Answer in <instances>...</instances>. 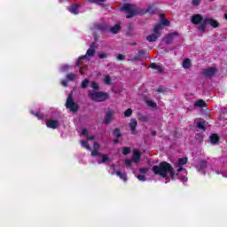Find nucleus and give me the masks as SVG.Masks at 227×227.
Returning <instances> with one entry per match:
<instances>
[{
  "instance_id": "f257e3e1",
  "label": "nucleus",
  "mask_w": 227,
  "mask_h": 227,
  "mask_svg": "<svg viewBox=\"0 0 227 227\" xmlns=\"http://www.w3.org/2000/svg\"><path fill=\"white\" fill-rule=\"evenodd\" d=\"M185 164H187V158H180L175 164V168H173L169 163L162 161L159 166L153 167V172L154 175H159L160 176H162V178H166L165 184L169 182V179L168 180V176L174 180L175 175L178 176V180L185 183L187 182V169L184 168Z\"/></svg>"
},
{
  "instance_id": "f03ea898",
  "label": "nucleus",
  "mask_w": 227,
  "mask_h": 227,
  "mask_svg": "<svg viewBox=\"0 0 227 227\" xmlns=\"http://www.w3.org/2000/svg\"><path fill=\"white\" fill-rule=\"evenodd\" d=\"M92 56H95V43H92L86 54L80 57L76 62V67H79L81 75H84V70H88V67H82V61H86L88 58H92Z\"/></svg>"
},
{
  "instance_id": "7ed1b4c3",
  "label": "nucleus",
  "mask_w": 227,
  "mask_h": 227,
  "mask_svg": "<svg viewBox=\"0 0 227 227\" xmlns=\"http://www.w3.org/2000/svg\"><path fill=\"white\" fill-rule=\"evenodd\" d=\"M88 97L94 102H106L109 98V93L90 90L88 91Z\"/></svg>"
},
{
  "instance_id": "20e7f679",
  "label": "nucleus",
  "mask_w": 227,
  "mask_h": 227,
  "mask_svg": "<svg viewBox=\"0 0 227 227\" xmlns=\"http://www.w3.org/2000/svg\"><path fill=\"white\" fill-rule=\"evenodd\" d=\"M196 169L201 175H207V173H210V171H214V168L207 160H202L196 165Z\"/></svg>"
},
{
  "instance_id": "39448f33",
  "label": "nucleus",
  "mask_w": 227,
  "mask_h": 227,
  "mask_svg": "<svg viewBox=\"0 0 227 227\" xmlns=\"http://www.w3.org/2000/svg\"><path fill=\"white\" fill-rule=\"evenodd\" d=\"M121 12H127V19H132L134 15H137V7L136 5H132L130 4H125L121 8Z\"/></svg>"
},
{
  "instance_id": "423d86ee",
  "label": "nucleus",
  "mask_w": 227,
  "mask_h": 227,
  "mask_svg": "<svg viewBox=\"0 0 227 227\" xmlns=\"http://www.w3.org/2000/svg\"><path fill=\"white\" fill-rule=\"evenodd\" d=\"M212 26L213 27H217L219 23L215 21V20H212L210 18H206L201 25L199 26V31L205 33V29H207V26Z\"/></svg>"
},
{
  "instance_id": "0eeeda50",
  "label": "nucleus",
  "mask_w": 227,
  "mask_h": 227,
  "mask_svg": "<svg viewBox=\"0 0 227 227\" xmlns=\"http://www.w3.org/2000/svg\"><path fill=\"white\" fill-rule=\"evenodd\" d=\"M66 107L67 109H69L72 113H77V111L79 110V105L74 102V99L72 98V93L68 94L66 102Z\"/></svg>"
},
{
  "instance_id": "6e6552de",
  "label": "nucleus",
  "mask_w": 227,
  "mask_h": 227,
  "mask_svg": "<svg viewBox=\"0 0 227 227\" xmlns=\"http://www.w3.org/2000/svg\"><path fill=\"white\" fill-rule=\"evenodd\" d=\"M218 71L219 69L217 67H212L209 68L202 69L201 74L202 75H204V77H207V79H212V77H214V75H215Z\"/></svg>"
},
{
  "instance_id": "1a4fd4ad",
  "label": "nucleus",
  "mask_w": 227,
  "mask_h": 227,
  "mask_svg": "<svg viewBox=\"0 0 227 227\" xmlns=\"http://www.w3.org/2000/svg\"><path fill=\"white\" fill-rule=\"evenodd\" d=\"M59 125H60V123L58 120L48 119L46 121V127H48V129H58V127H59Z\"/></svg>"
},
{
  "instance_id": "9d476101",
  "label": "nucleus",
  "mask_w": 227,
  "mask_h": 227,
  "mask_svg": "<svg viewBox=\"0 0 227 227\" xmlns=\"http://www.w3.org/2000/svg\"><path fill=\"white\" fill-rule=\"evenodd\" d=\"M94 31H100L101 33H106L109 31V27L106 24H96L93 27Z\"/></svg>"
},
{
  "instance_id": "9b49d317",
  "label": "nucleus",
  "mask_w": 227,
  "mask_h": 227,
  "mask_svg": "<svg viewBox=\"0 0 227 227\" xmlns=\"http://www.w3.org/2000/svg\"><path fill=\"white\" fill-rule=\"evenodd\" d=\"M68 11L70 12V13H73V15H79V13H81V5L77 4H73L68 8Z\"/></svg>"
},
{
  "instance_id": "f8f14e48",
  "label": "nucleus",
  "mask_w": 227,
  "mask_h": 227,
  "mask_svg": "<svg viewBox=\"0 0 227 227\" xmlns=\"http://www.w3.org/2000/svg\"><path fill=\"white\" fill-rule=\"evenodd\" d=\"M202 21H203V16L201 14H194L192 17V24L198 25Z\"/></svg>"
},
{
  "instance_id": "ddd939ff",
  "label": "nucleus",
  "mask_w": 227,
  "mask_h": 227,
  "mask_svg": "<svg viewBox=\"0 0 227 227\" xmlns=\"http://www.w3.org/2000/svg\"><path fill=\"white\" fill-rule=\"evenodd\" d=\"M31 114L33 116H35L38 120H43L45 118V115L43 114L40 113V108H37L36 110H30Z\"/></svg>"
},
{
  "instance_id": "4468645a",
  "label": "nucleus",
  "mask_w": 227,
  "mask_h": 227,
  "mask_svg": "<svg viewBox=\"0 0 227 227\" xmlns=\"http://www.w3.org/2000/svg\"><path fill=\"white\" fill-rule=\"evenodd\" d=\"M112 120H113V111L109 110L105 115V119H104L105 125H109Z\"/></svg>"
},
{
  "instance_id": "2eb2a0df",
  "label": "nucleus",
  "mask_w": 227,
  "mask_h": 227,
  "mask_svg": "<svg viewBox=\"0 0 227 227\" xmlns=\"http://www.w3.org/2000/svg\"><path fill=\"white\" fill-rule=\"evenodd\" d=\"M132 160H134L136 163L141 160V153H139V150L135 149L133 151Z\"/></svg>"
},
{
  "instance_id": "dca6fc26",
  "label": "nucleus",
  "mask_w": 227,
  "mask_h": 227,
  "mask_svg": "<svg viewBox=\"0 0 227 227\" xmlns=\"http://www.w3.org/2000/svg\"><path fill=\"white\" fill-rule=\"evenodd\" d=\"M160 36V34L159 32H154L153 34L147 35L146 40L147 42H155Z\"/></svg>"
},
{
  "instance_id": "f3484780",
  "label": "nucleus",
  "mask_w": 227,
  "mask_h": 227,
  "mask_svg": "<svg viewBox=\"0 0 227 227\" xmlns=\"http://www.w3.org/2000/svg\"><path fill=\"white\" fill-rule=\"evenodd\" d=\"M137 127V121L136 119H131L129 122V129L132 134L136 133V128Z\"/></svg>"
},
{
  "instance_id": "a211bd4d",
  "label": "nucleus",
  "mask_w": 227,
  "mask_h": 227,
  "mask_svg": "<svg viewBox=\"0 0 227 227\" xmlns=\"http://www.w3.org/2000/svg\"><path fill=\"white\" fill-rule=\"evenodd\" d=\"M116 175L117 176H119V178L121 180H123V182H127V173L125 172H121V171H116V172H113L112 175Z\"/></svg>"
},
{
  "instance_id": "6ab92c4d",
  "label": "nucleus",
  "mask_w": 227,
  "mask_h": 227,
  "mask_svg": "<svg viewBox=\"0 0 227 227\" xmlns=\"http://www.w3.org/2000/svg\"><path fill=\"white\" fill-rule=\"evenodd\" d=\"M196 124H197V128L200 130H205V121L202 119H197L195 121Z\"/></svg>"
},
{
  "instance_id": "aec40b11",
  "label": "nucleus",
  "mask_w": 227,
  "mask_h": 227,
  "mask_svg": "<svg viewBox=\"0 0 227 227\" xmlns=\"http://www.w3.org/2000/svg\"><path fill=\"white\" fill-rule=\"evenodd\" d=\"M209 141L211 145H216L217 143H219V136L217 134H212L209 137Z\"/></svg>"
},
{
  "instance_id": "412c9836",
  "label": "nucleus",
  "mask_w": 227,
  "mask_h": 227,
  "mask_svg": "<svg viewBox=\"0 0 227 227\" xmlns=\"http://www.w3.org/2000/svg\"><path fill=\"white\" fill-rule=\"evenodd\" d=\"M149 67L153 68V70H157L159 72V74H162V67H160L155 63L150 64Z\"/></svg>"
},
{
  "instance_id": "4be33fe9",
  "label": "nucleus",
  "mask_w": 227,
  "mask_h": 227,
  "mask_svg": "<svg viewBox=\"0 0 227 227\" xmlns=\"http://www.w3.org/2000/svg\"><path fill=\"white\" fill-rule=\"evenodd\" d=\"M205 106H207V103L203 99H199L194 103L195 107H205Z\"/></svg>"
},
{
  "instance_id": "5701e85b",
  "label": "nucleus",
  "mask_w": 227,
  "mask_h": 227,
  "mask_svg": "<svg viewBox=\"0 0 227 227\" xmlns=\"http://www.w3.org/2000/svg\"><path fill=\"white\" fill-rule=\"evenodd\" d=\"M175 35H177V34L174 33V34H169L168 35H167L165 43H167V44L171 43V42H173V38H174Z\"/></svg>"
},
{
  "instance_id": "b1692460",
  "label": "nucleus",
  "mask_w": 227,
  "mask_h": 227,
  "mask_svg": "<svg viewBox=\"0 0 227 227\" xmlns=\"http://www.w3.org/2000/svg\"><path fill=\"white\" fill-rule=\"evenodd\" d=\"M89 84H90V79L85 78V79L82 82V83H81V88H82V90H86V88H88Z\"/></svg>"
},
{
  "instance_id": "393cba45",
  "label": "nucleus",
  "mask_w": 227,
  "mask_h": 227,
  "mask_svg": "<svg viewBox=\"0 0 227 227\" xmlns=\"http://www.w3.org/2000/svg\"><path fill=\"white\" fill-rule=\"evenodd\" d=\"M120 24H116L114 27L110 28V31L113 33V35H116L120 31Z\"/></svg>"
},
{
  "instance_id": "a878e982",
  "label": "nucleus",
  "mask_w": 227,
  "mask_h": 227,
  "mask_svg": "<svg viewBox=\"0 0 227 227\" xmlns=\"http://www.w3.org/2000/svg\"><path fill=\"white\" fill-rule=\"evenodd\" d=\"M80 143L83 148H85L86 150H89V152H91V147H90V145H88L87 141L81 140Z\"/></svg>"
},
{
  "instance_id": "bb28decb",
  "label": "nucleus",
  "mask_w": 227,
  "mask_h": 227,
  "mask_svg": "<svg viewBox=\"0 0 227 227\" xmlns=\"http://www.w3.org/2000/svg\"><path fill=\"white\" fill-rule=\"evenodd\" d=\"M183 67L184 68H191V59H186L183 61Z\"/></svg>"
},
{
  "instance_id": "cd10ccee",
  "label": "nucleus",
  "mask_w": 227,
  "mask_h": 227,
  "mask_svg": "<svg viewBox=\"0 0 227 227\" xmlns=\"http://www.w3.org/2000/svg\"><path fill=\"white\" fill-rule=\"evenodd\" d=\"M77 78V74H67V81H75V79Z\"/></svg>"
},
{
  "instance_id": "c85d7f7f",
  "label": "nucleus",
  "mask_w": 227,
  "mask_h": 227,
  "mask_svg": "<svg viewBox=\"0 0 227 227\" xmlns=\"http://www.w3.org/2000/svg\"><path fill=\"white\" fill-rule=\"evenodd\" d=\"M107 160H109V157L107 156V154H103L102 160L98 161V164H102V163L107 162Z\"/></svg>"
},
{
  "instance_id": "c756f323",
  "label": "nucleus",
  "mask_w": 227,
  "mask_h": 227,
  "mask_svg": "<svg viewBox=\"0 0 227 227\" xmlns=\"http://www.w3.org/2000/svg\"><path fill=\"white\" fill-rule=\"evenodd\" d=\"M160 29H162V24L159 23V24L155 25L153 31H154V33H159V31H160Z\"/></svg>"
},
{
  "instance_id": "7c9ffc66",
  "label": "nucleus",
  "mask_w": 227,
  "mask_h": 227,
  "mask_svg": "<svg viewBox=\"0 0 227 227\" xmlns=\"http://www.w3.org/2000/svg\"><path fill=\"white\" fill-rule=\"evenodd\" d=\"M124 116L126 118H130L132 116V109L129 108L124 112Z\"/></svg>"
},
{
  "instance_id": "2f4dec72",
  "label": "nucleus",
  "mask_w": 227,
  "mask_h": 227,
  "mask_svg": "<svg viewBox=\"0 0 227 227\" xmlns=\"http://www.w3.org/2000/svg\"><path fill=\"white\" fill-rule=\"evenodd\" d=\"M147 106H149V107H153L155 108L157 107V103L152 101V100H147L146 101Z\"/></svg>"
},
{
  "instance_id": "473e14b6",
  "label": "nucleus",
  "mask_w": 227,
  "mask_h": 227,
  "mask_svg": "<svg viewBox=\"0 0 227 227\" xmlns=\"http://www.w3.org/2000/svg\"><path fill=\"white\" fill-rule=\"evenodd\" d=\"M90 88H92L93 90H99L98 83H97V82H91Z\"/></svg>"
},
{
  "instance_id": "72a5a7b5",
  "label": "nucleus",
  "mask_w": 227,
  "mask_h": 227,
  "mask_svg": "<svg viewBox=\"0 0 227 227\" xmlns=\"http://www.w3.org/2000/svg\"><path fill=\"white\" fill-rule=\"evenodd\" d=\"M114 136H115V137H121V133L120 132V129H114Z\"/></svg>"
},
{
  "instance_id": "f704fd0d",
  "label": "nucleus",
  "mask_w": 227,
  "mask_h": 227,
  "mask_svg": "<svg viewBox=\"0 0 227 227\" xmlns=\"http://www.w3.org/2000/svg\"><path fill=\"white\" fill-rule=\"evenodd\" d=\"M138 120H140V121L146 122V121H148V116L147 115H139Z\"/></svg>"
},
{
  "instance_id": "c9c22d12",
  "label": "nucleus",
  "mask_w": 227,
  "mask_h": 227,
  "mask_svg": "<svg viewBox=\"0 0 227 227\" xmlns=\"http://www.w3.org/2000/svg\"><path fill=\"white\" fill-rule=\"evenodd\" d=\"M89 2L96 4H102V3H106V0H89Z\"/></svg>"
},
{
  "instance_id": "e433bc0d",
  "label": "nucleus",
  "mask_w": 227,
  "mask_h": 227,
  "mask_svg": "<svg viewBox=\"0 0 227 227\" xmlns=\"http://www.w3.org/2000/svg\"><path fill=\"white\" fill-rule=\"evenodd\" d=\"M215 173H216L217 175H220V173H222L223 176H225V178H227V174L224 173V172H223V168H220V169L217 168V169H215Z\"/></svg>"
},
{
  "instance_id": "4c0bfd02",
  "label": "nucleus",
  "mask_w": 227,
  "mask_h": 227,
  "mask_svg": "<svg viewBox=\"0 0 227 227\" xmlns=\"http://www.w3.org/2000/svg\"><path fill=\"white\" fill-rule=\"evenodd\" d=\"M104 82L105 84H111V76L109 75L105 76Z\"/></svg>"
},
{
  "instance_id": "58836bf2",
  "label": "nucleus",
  "mask_w": 227,
  "mask_h": 227,
  "mask_svg": "<svg viewBox=\"0 0 227 227\" xmlns=\"http://www.w3.org/2000/svg\"><path fill=\"white\" fill-rule=\"evenodd\" d=\"M122 153H123L124 155H129V153H130V147H124V148L122 149Z\"/></svg>"
},
{
  "instance_id": "ea45409f",
  "label": "nucleus",
  "mask_w": 227,
  "mask_h": 227,
  "mask_svg": "<svg viewBox=\"0 0 227 227\" xmlns=\"http://www.w3.org/2000/svg\"><path fill=\"white\" fill-rule=\"evenodd\" d=\"M98 58H99V59H106V58H107V53H106V52H100V53L98 54Z\"/></svg>"
},
{
  "instance_id": "a19ab883",
  "label": "nucleus",
  "mask_w": 227,
  "mask_h": 227,
  "mask_svg": "<svg viewBox=\"0 0 227 227\" xmlns=\"http://www.w3.org/2000/svg\"><path fill=\"white\" fill-rule=\"evenodd\" d=\"M138 171L142 175H146V173H148V168H139Z\"/></svg>"
},
{
  "instance_id": "79ce46f5",
  "label": "nucleus",
  "mask_w": 227,
  "mask_h": 227,
  "mask_svg": "<svg viewBox=\"0 0 227 227\" xmlns=\"http://www.w3.org/2000/svg\"><path fill=\"white\" fill-rule=\"evenodd\" d=\"M200 3H201V0H192V4L193 6H200Z\"/></svg>"
},
{
  "instance_id": "37998d69",
  "label": "nucleus",
  "mask_w": 227,
  "mask_h": 227,
  "mask_svg": "<svg viewBox=\"0 0 227 227\" xmlns=\"http://www.w3.org/2000/svg\"><path fill=\"white\" fill-rule=\"evenodd\" d=\"M161 26H169V20L162 19L160 21Z\"/></svg>"
},
{
  "instance_id": "c03bdc74",
  "label": "nucleus",
  "mask_w": 227,
  "mask_h": 227,
  "mask_svg": "<svg viewBox=\"0 0 227 227\" xmlns=\"http://www.w3.org/2000/svg\"><path fill=\"white\" fill-rule=\"evenodd\" d=\"M124 164H126L127 168H130V166H132V160H125Z\"/></svg>"
},
{
  "instance_id": "a18cd8bd",
  "label": "nucleus",
  "mask_w": 227,
  "mask_h": 227,
  "mask_svg": "<svg viewBox=\"0 0 227 227\" xmlns=\"http://www.w3.org/2000/svg\"><path fill=\"white\" fill-rule=\"evenodd\" d=\"M137 178L140 182H146V177H145V176H143V175H138V176H137Z\"/></svg>"
},
{
  "instance_id": "49530a36",
  "label": "nucleus",
  "mask_w": 227,
  "mask_h": 227,
  "mask_svg": "<svg viewBox=\"0 0 227 227\" xmlns=\"http://www.w3.org/2000/svg\"><path fill=\"white\" fill-rule=\"evenodd\" d=\"M132 61H143V57L137 55L132 59Z\"/></svg>"
},
{
  "instance_id": "de8ad7c7",
  "label": "nucleus",
  "mask_w": 227,
  "mask_h": 227,
  "mask_svg": "<svg viewBox=\"0 0 227 227\" xmlns=\"http://www.w3.org/2000/svg\"><path fill=\"white\" fill-rule=\"evenodd\" d=\"M68 70V65H64L60 68V72H67Z\"/></svg>"
},
{
  "instance_id": "09e8293b",
  "label": "nucleus",
  "mask_w": 227,
  "mask_h": 227,
  "mask_svg": "<svg viewBox=\"0 0 227 227\" xmlns=\"http://www.w3.org/2000/svg\"><path fill=\"white\" fill-rule=\"evenodd\" d=\"M91 155L92 157H97V155H100V153H98L97 150H94L91 152Z\"/></svg>"
},
{
  "instance_id": "8fccbe9b",
  "label": "nucleus",
  "mask_w": 227,
  "mask_h": 227,
  "mask_svg": "<svg viewBox=\"0 0 227 227\" xmlns=\"http://www.w3.org/2000/svg\"><path fill=\"white\" fill-rule=\"evenodd\" d=\"M117 59H118L119 61H123V59H125V56H123V55H121V54H119V55L117 56Z\"/></svg>"
},
{
  "instance_id": "3c124183",
  "label": "nucleus",
  "mask_w": 227,
  "mask_h": 227,
  "mask_svg": "<svg viewBox=\"0 0 227 227\" xmlns=\"http://www.w3.org/2000/svg\"><path fill=\"white\" fill-rule=\"evenodd\" d=\"M81 134L82 136H88V130L86 129H82Z\"/></svg>"
},
{
  "instance_id": "603ef678",
  "label": "nucleus",
  "mask_w": 227,
  "mask_h": 227,
  "mask_svg": "<svg viewBox=\"0 0 227 227\" xmlns=\"http://www.w3.org/2000/svg\"><path fill=\"white\" fill-rule=\"evenodd\" d=\"M61 84H62V86H64L65 88H67V86H68V81H67V80H63V81L61 82Z\"/></svg>"
},
{
  "instance_id": "864d4df0",
  "label": "nucleus",
  "mask_w": 227,
  "mask_h": 227,
  "mask_svg": "<svg viewBox=\"0 0 227 227\" xmlns=\"http://www.w3.org/2000/svg\"><path fill=\"white\" fill-rule=\"evenodd\" d=\"M138 55H139L140 58H143V56H145V51L140 50V51H138Z\"/></svg>"
},
{
  "instance_id": "5fc2aeb1",
  "label": "nucleus",
  "mask_w": 227,
  "mask_h": 227,
  "mask_svg": "<svg viewBox=\"0 0 227 227\" xmlns=\"http://www.w3.org/2000/svg\"><path fill=\"white\" fill-rule=\"evenodd\" d=\"M87 139H88V141H94L95 137L94 136H87Z\"/></svg>"
},
{
  "instance_id": "6e6d98bb",
  "label": "nucleus",
  "mask_w": 227,
  "mask_h": 227,
  "mask_svg": "<svg viewBox=\"0 0 227 227\" xmlns=\"http://www.w3.org/2000/svg\"><path fill=\"white\" fill-rule=\"evenodd\" d=\"M221 113H223V114H227V108L226 107H222L221 108Z\"/></svg>"
},
{
  "instance_id": "4d7b16f0",
  "label": "nucleus",
  "mask_w": 227,
  "mask_h": 227,
  "mask_svg": "<svg viewBox=\"0 0 227 227\" xmlns=\"http://www.w3.org/2000/svg\"><path fill=\"white\" fill-rule=\"evenodd\" d=\"M99 146H100V145H98V143H97V142L94 143V148H95V150H98Z\"/></svg>"
},
{
  "instance_id": "13d9d810",
  "label": "nucleus",
  "mask_w": 227,
  "mask_h": 227,
  "mask_svg": "<svg viewBox=\"0 0 227 227\" xmlns=\"http://www.w3.org/2000/svg\"><path fill=\"white\" fill-rule=\"evenodd\" d=\"M152 136L153 137L157 136V131H152Z\"/></svg>"
},
{
  "instance_id": "bf43d9fd",
  "label": "nucleus",
  "mask_w": 227,
  "mask_h": 227,
  "mask_svg": "<svg viewBox=\"0 0 227 227\" xmlns=\"http://www.w3.org/2000/svg\"><path fill=\"white\" fill-rule=\"evenodd\" d=\"M114 143H115V145H116V144L120 143V140H119L118 138H117V139H114Z\"/></svg>"
},
{
  "instance_id": "052dcab7",
  "label": "nucleus",
  "mask_w": 227,
  "mask_h": 227,
  "mask_svg": "<svg viewBox=\"0 0 227 227\" xmlns=\"http://www.w3.org/2000/svg\"><path fill=\"white\" fill-rule=\"evenodd\" d=\"M157 91H159V93L162 92V89H158Z\"/></svg>"
},
{
  "instance_id": "680f3d73",
  "label": "nucleus",
  "mask_w": 227,
  "mask_h": 227,
  "mask_svg": "<svg viewBox=\"0 0 227 227\" xmlns=\"http://www.w3.org/2000/svg\"><path fill=\"white\" fill-rule=\"evenodd\" d=\"M224 19H226V20H227V12L224 14Z\"/></svg>"
},
{
  "instance_id": "e2e57ef3",
  "label": "nucleus",
  "mask_w": 227,
  "mask_h": 227,
  "mask_svg": "<svg viewBox=\"0 0 227 227\" xmlns=\"http://www.w3.org/2000/svg\"><path fill=\"white\" fill-rule=\"evenodd\" d=\"M113 169H114V166H112Z\"/></svg>"
},
{
  "instance_id": "0e129e2a",
  "label": "nucleus",
  "mask_w": 227,
  "mask_h": 227,
  "mask_svg": "<svg viewBox=\"0 0 227 227\" xmlns=\"http://www.w3.org/2000/svg\"><path fill=\"white\" fill-rule=\"evenodd\" d=\"M161 17H164V14H161Z\"/></svg>"
},
{
  "instance_id": "69168bd1",
  "label": "nucleus",
  "mask_w": 227,
  "mask_h": 227,
  "mask_svg": "<svg viewBox=\"0 0 227 227\" xmlns=\"http://www.w3.org/2000/svg\"><path fill=\"white\" fill-rule=\"evenodd\" d=\"M210 1H214V0H210Z\"/></svg>"
}]
</instances>
